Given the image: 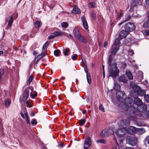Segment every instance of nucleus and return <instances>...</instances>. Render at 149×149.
<instances>
[{
  "label": "nucleus",
  "instance_id": "1",
  "mask_svg": "<svg viewBox=\"0 0 149 149\" xmlns=\"http://www.w3.org/2000/svg\"><path fill=\"white\" fill-rule=\"evenodd\" d=\"M130 124L129 121L126 119H122L118 122V130L114 132L116 135L118 139H119L120 138H121L123 137V135L127 132L129 133L132 134L136 132L137 129L133 126L129 127L127 131L126 130L125 128V127L129 125Z\"/></svg>",
  "mask_w": 149,
  "mask_h": 149
},
{
  "label": "nucleus",
  "instance_id": "2",
  "mask_svg": "<svg viewBox=\"0 0 149 149\" xmlns=\"http://www.w3.org/2000/svg\"><path fill=\"white\" fill-rule=\"evenodd\" d=\"M124 104L127 106L130 107L132 106L134 103L137 105L138 110L139 111L146 110L147 109L146 106L144 104L141 100L138 98H136L134 99V102L132 99L130 97H127L124 100Z\"/></svg>",
  "mask_w": 149,
  "mask_h": 149
},
{
  "label": "nucleus",
  "instance_id": "3",
  "mask_svg": "<svg viewBox=\"0 0 149 149\" xmlns=\"http://www.w3.org/2000/svg\"><path fill=\"white\" fill-rule=\"evenodd\" d=\"M128 34L129 32L125 30L120 31L119 36L116 39L115 42L112 45L111 51L112 54H115L119 49L120 40L125 37Z\"/></svg>",
  "mask_w": 149,
  "mask_h": 149
},
{
  "label": "nucleus",
  "instance_id": "4",
  "mask_svg": "<svg viewBox=\"0 0 149 149\" xmlns=\"http://www.w3.org/2000/svg\"><path fill=\"white\" fill-rule=\"evenodd\" d=\"M109 75L113 78L118 76L119 70L117 67V65L116 63L113 64L111 66L109 67Z\"/></svg>",
  "mask_w": 149,
  "mask_h": 149
},
{
  "label": "nucleus",
  "instance_id": "5",
  "mask_svg": "<svg viewBox=\"0 0 149 149\" xmlns=\"http://www.w3.org/2000/svg\"><path fill=\"white\" fill-rule=\"evenodd\" d=\"M33 88L32 87H29L26 88L24 90L22 94V97L20 99V102L23 101L25 102L28 99L29 94V90H32Z\"/></svg>",
  "mask_w": 149,
  "mask_h": 149
},
{
  "label": "nucleus",
  "instance_id": "6",
  "mask_svg": "<svg viewBox=\"0 0 149 149\" xmlns=\"http://www.w3.org/2000/svg\"><path fill=\"white\" fill-rule=\"evenodd\" d=\"M114 133L113 131L111 128H110L109 130L104 129L100 133L101 136L105 137H108L109 135L113 134Z\"/></svg>",
  "mask_w": 149,
  "mask_h": 149
},
{
  "label": "nucleus",
  "instance_id": "7",
  "mask_svg": "<svg viewBox=\"0 0 149 149\" xmlns=\"http://www.w3.org/2000/svg\"><path fill=\"white\" fill-rule=\"evenodd\" d=\"M126 141L127 143L132 146L135 145L137 143L136 139L134 137H128L126 139Z\"/></svg>",
  "mask_w": 149,
  "mask_h": 149
},
{
  "label": "nucleus",
  "instance_id": "8",
  "mask_svg": "<svg viewBox=\"0 0 149 149\" xmlns=\"http://www.w3.org/2000/svg\"><path fill=\"white\" fill-rule=\"evenodd\" d=\"M135 28L136 27L134 24L131 22L128 23L125 26V30L128 32L133 31Z\"/></svg>",
  "mask_w": 149,
  "mask_h": 149
},
{
  "label": "nucleus",
  "instance_id": "9",
  "mask_svg": "<svg viewBox=\"0 0 149 149\" xmlns=\"http://www.w3.org/2000/svg\"><path fill=\"white\" fill-rule=\"evenodd\" d=\"M119 95L125 96V94L124 91H118L116 92V96L117 100L120 102H122L123 100Z\"/></svg>",
  "mask_w": 149,
  "mask_h": 149
},
{
  "label": "nucleus",
  "instance_id": "10",
  "mask_svg": "<svg viewBox=\"0 0 149 149\" xmlns=\"http://www.w3.org/2000/svg\"><path fill=\"white\" fill-rule=\"evenodd\" d=\"M48 44V43L47 42L44 45L42 48V53L38 56V57L39 59L42 58L46 54V49Z\"/></svg>",
  "mask_w": 149,
  "mask_h": 149
},
{
  "label": "nucleus",
  "instance_id": "11",
  "mask_svg": "<svg viewBox=\"0 0 149 149\" xmlns=\"http://www.w3.org/2000/svg\"><path fill=\"white\" fill-rule=\"evenodd\" d=\"M91 144V141L90 138L87 137L85 141L84 147L85 149L88 148L90 146Z\"/></svg>",
  "mask_w": 149,
  "mask_h": 149
},
{
  "label": "nucleus",
  "instance_id": "12",
  "mask_svg": "<svg viewBox=\"0 0 149 149\" xmlns=\"http://www.w3.org/2000/svg\"><path fill=\"white\" fill-rule=\"evenodd\" d=\"M81 20L84 28L86 30L88 29V24L86 19L85 16H83L81 17Z\"/></svg>",
  "mask_w": 149,
  "mask_h": 149
},
{
  "label": "nucleus",
  "instance_id": "13",
  "mask_svg": "<svg viewBox=\"0 0 149 149\" xmlns=\"http://www.w3.org/2000/svg\"><path fill=\"white\" fill-rule=\"evenodd\" d=\"M74 31L75 36L78 40H79L81 38L82 36L81 35L80 31L79 29H77L74 30Z\"/></svg>",
  "mask_w": 149,
  "mask_h": 149
},
{
  "label": "nucleus",
  "instance_id": "14",
  "mask_svg": "<svg viewBox=\"0 0 149 149\" xmlns=\"http://www.w3.org/2000/svg\"><path fill=\"white\" fill-rule=\"evenodd\" d=\"M132 88L134 91L137 93L138 94H139L140 92L141 88L140 87L136 85H133Z\"/></svg>",
  "mask_w": 149,
  "mask_h": 149
},
{
  "label": "nucleus",
  "instance_id": "15",
  "mask_svg": "<svg viewBox=\"0 0 149 149\" xmlns=\"http://www.w3.org/2000/svg\"><path fill=\"white\" fill-rule=\"evenodd\" d=\"M31 90V92L30 93V96L32 99H34L37 96L38 93L36 91H33V89Z\"/></svg>",
  "mask_w": 149,
  "mask_h": 149
},
{
  "label": "nucleus",
  "instance_id": "16",
  "mask_svg": "<svg viewBox=\"0 0 149 149\" xmlns=\"http://www.w3.org/2000/svg\"><path fill=\"white\" fill-rule=\"evenodd\" d=\"M119 81L120 82L125 83L127 82V79L126 77L124 75H121L118 78Z\"/></svg>",
  "mask_w": 149,
  "mask_h": 149
},
{
  "label": "nucleus",
  "instance_id": "17",
  "mask_svg": "<svg viewBox=\"0 0 149 149\" xmlns=\"http://www.w3.org/2000/svg\"><path fill=\"white\" fill-rule=\"evenodd\" d=\"M72 10L74 13L79 14L81 13L80 9L76 6H74Z\"/></svg>",
  "mask_w": 149,
  "mask_h": 149
},
{
  "label": "nucleus",
  "instance_id": "18",
  "mask_svg": "<svg viewBox=\"0 0 149 149\" xmlns=\"http://www.w3.org/2000/svg\"><path fill=\"white\" fill-rule=\"evenodd\" d=\"M126 74L129 79L132 80L133 79V76L131 72L130 71H127Z\"/></svg>",
  "mask_w": 149,
  "mask_h": 149
},
{
  "label": "nucleus",
  "instance_id": "19",
  "mask_svg": "<svg viewBox=\"0 0 149 149\" xmlns=\"http://www.w3.org/2000/svg\"><path fill=\"white\" fill-rule=\"evenodd\" d=\"M24 113L25 116V118H24V119H26V123L27 124H29L30 125V120L29 119V117H28L27 113L26 111V110L24 111Z\"/></svg>",
  "mask_w": 149,
  "mask_h": 149
},
{
  "label": "nucleus",
  "instance_id": "20",
  "mask_svg": "<svg viewBox=\"0 0 149 149\" xmlns=\"http://www.w3.org/2000/svg\"><path fill=\"white\" fill-rule=\"evenodd\" d=\"M61 25L63 30V31L65 30V29L67 28L68 26V23L66 22H63L61 23Z\"/></svg>",
  "mask_w": 149,
  "mask_h": 149
},
{
  "label": "nucleus",
  "instance_id": "21",
  "mask_svg": "<svg viewBox=\"0 0 149 149\" xmlns=\"http://www.w3.org/2000/svg\"><path fill=\"white\" fill-rule=\"evenodd\" d=\"M145 132V130L144 128H139L137 129L136 132L140 134H142Z\"/></svg>",
  "mask_w": 149,
  "mask_h": 149
},
{
  "label": "nucleus",
  "instance_id": "22",
  "mask_svg": "<svg viewBox=\"0 0 149 149\" xmlns=\"http://www.w3.org/2000/svg\"><path fill=\"white\" fill-rule=\"evenodd\" d=\"M9 19L8 25L9 27H11L13 22V18L12 16H10L9 17Z\"/></svg>",
  "mask_w": 149,
  "mask_h": 149
},
{
  "label": "nucleus",
  "instance_id": "23",
  "mask_svg": "<svg viewBox=\"0 0 149 149\" xmlns=\"http://www.w3.org/2000/svg\"><path fill=\"white\" fill-rule=\"evenodd\" d=\"M53 33L55 37L61 36V34H63L62 31H61L60 30H59L58 31H55Z\"/></svg>",
  "mask_w": 149,
  "mask_h": 149
},
{
  "label": "nucleus",
  "instance_id": "24",
  "mask_svg": "<svg viewBox=\"0 0 149 149\" xmlns=\"http://www.w3.org/2000/svg\"><path fill=\"white\" fill-rule=\"evenodd\" d=\"M41 25V22L40 21H36L34 24L36 28L39 27Z\"/></svg>",
  "mask_w": 149,
  "mask_h": 149
},
{
  "label": "nucleus",
  "instance_id": "25",
  "mask_svg": "<svg viewBox=\"0 0 149 149\" xmlns=\"http://www.w3.org/2000/svg\"><path fill=\"white\" fill-rule=\"evenodd\" d=\"M54 54L55 56H59L61 54V52L59 50L57 49L54 51Z\"/></svg>",
  "mask_w": 149,
  "mask_h": 149
},
{
  "label": "nucleus",
  "instance_id": "26",
  "mask_svg": "<svg viewBox=\"0 0 149 149\" xmlns=\"http://www.w3.org/2000/svg\"><path fill=\"white\" fill-rule=\"evenodd\" d=\"M96 142L98 143H103L104 144H106V141L104 139H100L97 140L96 141Z\"/></svg>",
  "mask_w": 149,
  "mask_h": 149
},
{
  "label": "nucleus",
  "instance_id": "27",
  "mask_svg": "<svg viewBox=\"0 0 149 149\" xmlns=\"http://www.w3.org/2000/svg\"><path fill=\"white\" fill-rule=\"evenodd\" d=\"M33 78V76L32 75H30L27 81V84H29L31 82Z\"/></svg>",
  "mask_w": 149,
  "mask_h": 149
},
{
  "label": "nucleus",
  "instance_id": "28",
  "mask_svg": "<svg viewBox=\"0 0 149 149\" xmlns=\"http://www.w3.org/2000/svg\"><path fill=\"white\" fill-rule=\"evenodd\" d=\"M86 78L88 82L90 84L91 83V79L90 74L86 75Z\"/></svg>",
  "mask_w": 149,
  "mask_h": 149
},
{
  "label": "nucleus",
  "instance_id": "29",
  "mask_svg": "<svg viewBox=\"0 0 149 149\" xmlns=\"http://www.w3.org/2000/svg\"><path fill=\"white\" fill-rule=\"evenodd\" d=\"M143 27L145 28L149 27V22L148 20L146 21L144 23Z\"/></svg>",
  "mask_w": 149,
  "mask_h": 149
},
{
  "label": "nucleus",
  "instance_id": "30",
  "mask_svg": "<svg viewBox=\"0 0 149 149\" xmlns=\"http://www.w3.org/2000/svg\"><path fill=\"white\" fill-rule=\"evenodd\" d=\"M86 120L84 119H82L79 120V125L80 126H83L85 123Z\"/></svg>",
  "mask_w": 149,
  "mask_h": 149
},
{
  "label": "nucleus",
  "instance_id": "31",
  "mask_svg": "<svg viewBox=\"0 0 149 149\" xmlns=\"http://www.w3.org/2000/svg\"><path fill=\"white\" fill-rule=\"evenodd\" d=\"M141 113L142 116H143H143H142V117H144L146 116L147 117L149 118V111L147 112L146 115V112H142Z\"/></svg>",
  "mask_w": 149,
  "mask_h": 149
},
{
  "label": "nucleus",
  "instance_id": "32",
  "mask_svg": "<svg viewBox=\"0 0 149 149\" xmlns=\"http://www.w3.org/2000/svg\"><path fill=\"white\" fill-rule=\"evenodd\" d=\"M138 74H139V77H140V79H143V73L142 71H139L138 72Z\"/></svg>",
  "mask_w": 149,
  "mask_h": 149
},
{
  "label": "nucleus",
  "instance_id": "33",
  "mask_svg": "<svg viewBox=\"0 0 149 149\" xmlns=\"http://www.w3.org/2000/svg\"><path fill=\"white\" fill-rule=\"evenodd\" d=\"M77 55L76 54L72 55L71 57L72 59L73 60H76L77 59Z\"/></svg>",
  "mask_w": 149,
  "mask_h": 149
},
{
  "label": "nucleus",
  "instance_id": "34",
  "mask_svg": "<svg viewBox=\"0 0 149 149\" xmlns=\"http://www.w3.org/2000/svg\"><path fill=\"white\" fill-rule=\"evenodd\" d=\"M10 103V101L8 99L6 100L5 103V106L6 107H8Z\"/></svg>",
  "mask_w": 149,
  "mask_h": 149
},
{
  "label": "nucleus",
  "instance_id": "35",
  "mask_svg": "<svg viewBox=\"0 0 149 149\" xmlns=\"http://www.w3.org/2000/svg\"><path fill=\"white\" fill-rule=\"evenodd\" d=\"M4 73L3 70L2 69H0V82H1V77Z\"/></svg>",
  "mask_w": 149,
  "mask_h": 149
},
{
  "label": "nucleus",
  "instance_id": "36",
  "mask_svg": "<svg viewBox=\"0 0 149 149\" xmlns=\"http://www.w3.org/2000/svg\"><path fill=\"white\" fill-rule=\"evenodd\" d=\"M146 94V92L144 91H141L139 93V94L140 95L142 96Z\"/></svg>",
  "mask_w": 149,
  "mask_h": 149
},
{
  "label": "nucleus",
  "instance_id": "37",
  "mask_svg": "<svg viewBox=\"0 0 149 149\" xmlns=\"http://www.w3.org/2000/svg\"><path fill=\"white\" fill-rule=\"evenodd\" d=\"M144 99L146 101L149 102V95H146L144 96Z\"/></svg>",
  "mask_w": 149,
  "mask_h": 149
},
{
  "label": "nucleus",
  "instance_id": "38",
  "mask_svg": "<svg viewBox=\"0 0 149 149\" xmlns=\"http://www.w3.org/2000/svg\"><path fill=\"white\" fill-rule=\"evenodd\" d=\"M69 52V50L68 49H66L64 52V54L65 56H66L68 55Z\"/></svg>",
  "mask_w": 149,
  "mask_h": 149
},
{
  "label": "nucleus",
  "instance_id": "39",
  "mask_svg": "<svg viewBox=\"0 0 149 149\" xmlns=\"http://www.w3.org/2000/svg\"><path fill=\"white\" fill-rule=\"evenodd\" d=\"M3 50V46H0V55L3 54V52L2 50Z\"/></svg>",
  "mask_w": 149,
  "mask_h": 149
},
{
  "label": "nucleus",
  "instance_id": "40",
  "mask_svg": "<svg viewBox=\"0 0 149 149\" xmlns=\"http://www.w3.org/2000/svg\"><path fill=\"white\" fill-rule=\"evenodd\" d=\"M112 60V58L111 57V55L109 56L108 58V62L109 65H110Z\"/></svg>",
  "mask_w": 149,
  "mask_h": 149
},
{
  "label": "nucleus",
  "instance_id": "41",
  "mask_svg": "<svg viewBox=\"0 0 149 149\" xmlns=\"http://www.w3.org/2000/svg\"><path fill=\"white\" fill-rule=\"evenodd\" d=\"M134 53L132 50L130 49L129 50L128 52V55L130 56H132L134 54Z\"/></svg>",
  "mask_w": 149,
  "mask_h": 149
},
{
  "label": "nucleus",
  "instance_id": "42",
  "mask_svg": "<svg viewBox=\"0 0 149 149\" xmlns=\"http://www.w3.org/2000/svg\"><path fill=\"white\" fill-rule=\"evenodd\" d=\"M79 40L83 42H85L86 41V40L85 37L82 36L81 37V38H80V39H79Z\"/></svg>",
  "mask_w": 149,
  "mask_h": 149
},
{
  "label": "nucleus",
  "instance_id": "43",
  "mask_svg": "<svg viewBox=\"0 0 149 149\" xmlns=\"http://www.w3.org/2000/svg\"><path fill=\"white\" fill-rule=\"evenodd\" d=\"M31 123L33 125H36L37 124V122L36 119H33L32 120Z\"/></svg>",
  "mask_w": 149,
  "mask_h": 149
},
{
  "label": "nucleus",
  "instance_id": "44",
  "mask_svg": "<svg viewBox=\"0 0 149 149\" xmlns=\"http://www.w3.org/2000/svg\"><path fill=\"white\" fill-rule=\"evenodd\" d=\"M56 37L54 35V33H53L52 35H50L48 37V39H51L53 38H54V37Z\"/></svg>",
  "mask_w": 149,
  "mask_h": 149
},
{
  "label": "nucleus",
  "instance_id": "45",
  "mask_svg": "<svg viewBox=\"0 0 149 149\" xmlns=\"http://www.w3.org/2000/svg\"><path fill=\"white\" fill-rule=\"evenodd\" d=\"M99 109L102 111H104V109L102 105L101 104L99 107Z\"/></svg>",
  "mask_w": 149,
  "mask_h": 149
},
{
  "label": "nucleus",
  "instance_id": "46",
  "mask_svg": "<svg viewBox=\"0 0 149 149\" xmlns=\"http://www.w3.org/2000/svg\"><path fill=\"white\" fill-rule=\"evenodd\" d=\"M95 5V3L94 2H92L90 3L89 5V6L90 7L93 8L94 7Z\"/></svg>",
  "mask_w": 149,
  "mask_h": 149
},
{
  "label": "nucleus",
  "instance_id": "47",
  "mask_svg": "<svg viewBox=\"0 0 149 149\" xmlns=\"http://www.w3.org/2000/svg\"><path fill=\"white\" fill-rule=\"evenodd\" d=\"M84 69L85 71V72L86 74V75L87 74H90L89 73H88V70L87 69V68L86 66L84 68Z\"/></svg>",
  "mask_w": 149,
  "mask_h": 149
},
{
  "label": "nucleus",
  "instance_id": "48",
  "mask_svg": "<svg viewBox=\"0 0 149 149\" xmlns=\"http://www.w3.org/2000/svg\"><path fill=\"white\" fill-rule=\"evenodd\" d=\"M26 104L27 105H28V106L29 107H31L32 106V105L31 104H29V102L28 101H26Z\"/></svg>",
  "mask_w": 149,
  "mask_h": 149
},
{
  "label": "nucleus",
  "instance_id": "49",
  "mask_svg": "<svg viewBox=\"0 0 149 149\" xmlns=\"http://www.w3.org/2000/svg\"><path fill=\"white\" fill-rule=\"evenodd\" d=\"M146 140L148 143L149 144V135L146 137Z\"/></svg>",
  "mask_w": 149,
  "mask_h": 149
},
{
  "label": "nucleus",
  "instance_id": "50",
  "mask_svg": "<svg viewBox=\"0 0 149 149\" xmlns=\"http://www.w3.org/2000/svg\"><path fill=\"white\" fill-rule=\"evenodd\" d=\"M62 33L63 34H61V36H68V34L67 33H65V32H62Z\"/></svg>",
  "mask_w": 149,
  "mask_h": 149
},
{
  "label": "nucleus",
  "instance_id": "51",
  "mask_svg": "<svg viewBox=\"0 0 149 149\" xmlns=\"http://www.w3.org/2000/svg\"><path fill=\"white\" fill-rule=\"evenodd\" d=\"M107 42H105L104 44V47H107Z\"/></svg>",
  "mask_w": 149,
  "mask_h": 149
},
{
  "label": "nucleus",
  "instance_id": "52",
  "mask_svg": "<svg viewBox=\"0 0 149 149\" xmlns=\"http://www.w3.org/2000/svg\"><path fill=\"white\" fill-rule=\"evenodd\" d=\"M20 115L21 116H22V117L24 119L25 118V117H24V115L23 113L22 112H21L20 113Z\"/></svg>",
  "mask_w": 149,
  "mask_h": 149
},
{
  "label": "nucleus",
  "instance_id": "53",
  "mask_svg": "<svg viewBox=\"0 0 149 149\" xmlns=\"http://www.w3.org/2000/svg\"><path fill=\"white\" fill-rule=\"evenodd\" d=\"M113 141L115 144H117V142L116 139H114Z\"/></svg>",
  "mask_w": 149,
  "mask_h": 149
},
{
  "label": "nucleus",
  "instance_id": "54",
  "mask_svg": "<svg viewBox=\"0 0 149 149\" xmlns=\"http://www.w3.org/2000/svg\"><path fill=\"white\" fill-rule=\"evenodd\" d=\"M92 15L93 17V18H94V19H95V14L94 13H92Z\"/></svg>",
  "mask_w": 149,
  "mask_h": 149
},
{
  "label": "nucleus",
  "instance_id": "55",
  "mask_svg": "<svg viewBox=\"0 0 149 149\" xmlns=\"http://www.w3.org/2000/svg\"><path fill=\"white\" fill-rule=\"evenodd\" d=\"M126 21L125 20V21L124 22H121L120 23H119V24H118V25L119 26H120V25H121L124 22H125Z\"/></svg>",
  "mask_w": 149,
  "mask_h": 149
},
{
  "label": "nucleus",
  "instance_id": "56",
  "mask_svg": "<svg viewBox=\"0 0 149 149\" xmlns=\"http://www.w3.org/2000/svg\"><path fill=\"white\" fill-rule=\"evenodd\" d=\"M145 3L147 4H148V5L149 6V1H146Z\"/></svg>",
  "mask_w": 149,
  "mask_h": 149
},
{
  "label": "nucleus",
  "instance_id": "57",
  "mask_svg": "<svg viewBox=\"0 0 149 149\" xmlns=\"http://www.w3.org/2000/svg\"><path fill=\"white\" fill-rule=\"evenodd\" d=\"M123 68H125L126 67V64L125 63H123Z\"/></svg>",
  "mask_w": 149,
  "mask_h": 149
},
{
  "label": "nucleus",
  "instance_id": "58",
  "mask_svg": "<svg viewBox=\"0 0 149 149\" xmlns=\"http://www.w3.org/2000/svg\"><path fill=\"white\" fill-rule=\"evenodd\" d=\"M31 116H33L34 115V113L33 112H32L31 114Z\"/></svg>",
  "mask_w": 149,
  "mask_h": 149
},
{
  "label": "nucleus",
  "instance_id": "59",
  "mask_svg": "<svg viewBox=\"0 0 149 149\" xmlns=\"http://www.w3.org/2000/svg\"><path fill=\"white\" fill-rule=\"evenodd\" d=\"M59 145L61 147H63V145L61 143L59 144Z\"/></svg>",
  "mask_w": 149,
  "mask_h": 149
},
{
  "label": "nucleus",
  "instance_id": "60",
  "mask_svg": "<svg viewBox=\"0 0 149 149\" xmlns=\"http://www.w3.org/2000/svg\"><path fill=\"white\" fill-rule=\"evenodd\" d=\"M126 149H134V148H127Z\"/></svg>",
  "mask_w": 149,
  "mask_h": 149
},
{
  "label": "nucleus",
  "instance_id": "61",
  "mask_svg": "<svg viewBox=\"0 0 149 149\" xmlns=\"http://www.w3.org/2000/svg\"><path fill=\"white\" fill-rule=\"evenodd\" d=\"M86 111L85 110H84L83 112L82 113L83 114H84L86 113Z\"/></svg>",
  "mask_w": 149,
  "mask_h": 149
},
{
  "label": "nucleus",
  "instance_id": "62",
  "mask_svg": "<svg viewBox=\"0 0 149 149\" xmlns=\"http://www.w3.org/2000/svg\"><path fill=\"white\" fill-rule=\"evenodd\" d=\"M86 100L87 101V102L88 101H89V98H88V97H86Z\"/></svg>",
  "mask_w": 149,
  "mask_h": 149
},
{
  "label": "nucleus",
  "instance_id": "63",
  "mask_svg": "<svg viewBox=\"0 0 149 149\" xmlns=\"http://www.w3.org/2000/svg\"><path fill=\"white\" fill-rule=\"evenodd\" d=\"M103 77H104V78L105 77V73H104V71H103Z\"/></svg>",
  "mask_w": 149,
  "mask_h": 149
},
{
  "label": "nucleus",
  "instance_id": "64",
  "mask_svg": "<svg viewBox=\"0 0 149 149\" xmlns=\"http://www.w3.org/2000/svg\"><path fill=\"white\" fill-rule=\"evenodd\" d=\"M42 149H47L45 147H43L42 148Z\"/></svg>",
  "mask_w": 149,
  "mask_h": 149
}]
</instances>
